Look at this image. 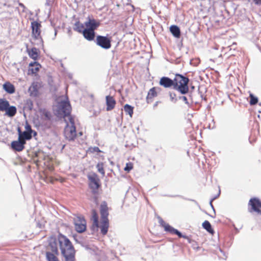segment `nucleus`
Returning <instances> with one entry per match:
<instances>
[{
	"label": "nucleus",
	"mask_w": 261,
	"mask_h": 261,
	"mask_svg": "<svg viewBox=\"0 0 261 261\" xmlns=\"http://www.w3.org/2000/svg\"><path fill=\"white\" fill-rule=\"evenodd\" d=\"M48 168L50 170H53V166L48 167Z\"/></svg>",
	"instance_id": "nucleus-39"
},
{
	"label": "nucleus",
	"mask_w": 261,
	"mask_h": 261,
	"mask_svg": "<svg viewBox=\"0 0 261 261\" xmlns=\"http://www.w3.org/2000/svg\"><path fill=\"white\" fill-rule=\"evenodd\" d=\"M32 135L30 134L29 132H27L24 131L18 136V138H21V140L23 141H25L26 140H29L32 138Z\"/></svg>",
	"instance_id": "nucleus-29"
},
{
	"label": "nucleus",
	"mask_w": 261,
	"mask_h": 261,
	"mask_svg": "<svg viewBox=\"0 0 261 261\" xmlns=\"http://www.w3.org/2000/svg\"><path fill=\"white\" fill-rule=\"evenodd\" d=\"M41 65L37 62H31L29 65L28 72L32 74H36L41 68Z\"/></svg>",
	"instance_id": "nucleus-19"
},
{
	"label": "nucleus",
	"mask_w": 261,
	"mask_h": 261,
	"mask_svg": "<svg viewBox=\"0 0 261 261\" xmlns=\"http://www.w3.org/2000/svg\"><path fill=\"white\" fill-rule=\"evenodd\" d=\"M0 112H5L9 117H14L17 113L15 106H10L9 101L5 98H0Z\"/></svg>",
	"instance_id": "nucleus-5"
},
{
	"label": "nucleus",
	"mask_w": 261,
	"mask_h": 261,
	"mask_svg": "<svg viewBox=\"0 0 261 261\" xmlns=\"http://www.w3.org/2000/svg\"><path fill=\"white\" fill-rule=\"evenodd\" d=\"M84 38L88 41H92L95 38V32L90 29H86L82 33Z\"/></svg>",
	"instance_id": "nucleus-22"
},
{
	"label": "nucleus",
	"mask_w": 261,
	"mask_h": 261,
	"mask_svg": "<svg viewBox=\"0 0 261 261\" xmlns=\"http://www.w3.org/2000/svg\"><path fill=\"white\" fill-rule=\"evenodd\" d=\"M27 51L29 57L34 60L36 61L39 59L40 51L38 48L36 47H33L31 49L27 48Z\"/></svg>",
	"instance_id": "nucleus-21"
},
{
	"label": "nucleus",
	"mask_w": 261,
	"mask_h": 261,
	"mask_svg": "<svg viewBox=\"0 0 261 261\" xmlns=\"http://www.w3.org/2000/svg\"><path fill=\"white\" fill-rule=\"evenodd\" d=\"M80 136H82L83 135V133L82 132L79 133L78 134Z\"/></svg>",
	"instance_id": "nucleus-40"
},
{
	"label": "nucleus",
	"mask_w": 261,
	"mask_h": 261,
	"mask_svg": "<svg viewBox=\"0 0 261 261\" xmlns=\"http://www.w3.org/2000/svg\"><path fill=\"white\" fill-rule=\"evenodd\" d=\"M26 144L25 141L21 140L18 138L17 141H13L11 142V146L12 149L16 151H21L24 149V145Z\"/></svg>",
	"instance_id": "nucleus-13"
},
{
	"label": "nucleus",
	"mask_w": 261,
	"mask_h": 261,
	"mask_svg": "<svg viewBox=\"0 0 261 261\" xmlns=\"http://www.w3.org/2000/svg\"><path fill=\"white\" fill-rule=\"evenodd\" d=\"M159 84L165 88H169L171 86L173 87L174 81L173 80L168 77L164 76L161 78Z\"/></svg>",
	"instance_id": "nucleus-20"
},
{
	"label": "nucleus",
	"mask_w": 261,
	"mask_h": 261,
	"mask_svg": "<svg viewBox=\"0 0 261 261\" xmlns=\"http://www.w3.org/2000/svg\"><path fill=\"white\" fill-rule=\"evenodd\" d=\"M46 155L42 151L39 150L35 153L33 158V162L36 165L38 168L41 165L42 162L45 160Z\"/></svg>",
	"instance_id": "nucleus-14"
},
{
	"label": "nucleus",
	"mask_w": 261,
	"mask_h": 261,
	"mask_svg": "<svg viewBox=\"0 0 261 261\" xmlns=\"http://www.w3.org/2000/svg\"><path fill=\"white\" fill-rule=\"evenodd\" d=\"M89 186L94 194L98 193V190L101 186L100 180L95 173H92L88 175Z\"/></svg>",
	"instance_id": "nucleus-6"
},
{
	"label": "nucleus",
	"mask_w": 261,
	"mask_h": 261,
	"mask_svg": "<svg viewBox=\"0 0 261 261\" xmlns=\"http://www.w3.org/2000/svg\"><path fill=\"white\" fill-rule=\"evenodd\" d=\"M106 110L107 111L113 110L116 105V101L114 96L110 95L106 96Z\"/></svg>",
	"instance_id": "nucleus-15"
},
{
	"label": "nucleus",
	"mask_w": 261,
	"mask_h": 261,
	"mask_svg": "<svg viewBox=\"0 0 261 261\" xmlns=\"http://www.w3.org/2000/svg\"><path fill=\"white\" fill-rule=\"evenodd\" d=\"M74 224L77 232L82 233L86 230V222L83 217H75L74 218Z\"/></svg>",
	"instance_id": "nucleus-10"
},
{
	"label": "nucleus",
	"mask_w": 261,
	"mask_h": 261,
	"mask_svg": "<svg viewBox=\"0 0 261 261\" xmlns=\"http://www.w3.org/2000/svg\"><path fill=\"white\" fill-rule=\"evenodd\" d=\"M38 83H33L29 88L31 96H36L38 94Z\"/></svg>",
	"instance_id": "nucleus-27"
},
{
	"label": "nucleus",
	"mask_w": 261,
	"mask_h": 261,
	"mask_svg": "<svg viewBox=\"0 0 261 261\" xmlns=\"http://www.w3.org/2000/svg\"><path fill=\"white\" fill-rule=\"evenodd\" d=\"M133 168V164L131 162H129V163H126L124 170L125 171L129 172Z\"/></svg>",
	"instance_id": "nucleus-32"
},
{
	"label": "nucleus",
	"mask_w": 261,
	"mask_h": 261,
	"mask_svg": "<svg viewBox=\"0 0 261 261\" xmlns=\"http://www.w3.org/2000/svg\"><path fill=\"white\" fill-rule=\"evenodd\" d=\"M248 211L261 215V201L257 198H251L248 202Z\"/></svg>",
	"instance_id": "nucleus-7"
},
{
	"label": "nucleus",
	"mask_w": 261,
	"mask_h": 261,
	"mask_svg": "<svg viewBox=\"0 0 261 261\" xmlns=\"http://www.w3.org/2000/svg\"><path fill=\"white\" fill-rule=\"evenodd\" d=\"M58 240L61 253L65 257V261H75V251L70 240L62 234L58 236Z\"/></svg>",
	"instance_id": "nucleus-3"
},
{
	"label": "nucleus",
	"mask_w": 261,
	"mask_h": 261,
	"mask_svg": "<svg viewBox=\"0 0 261 261\" xmlns=\"http://www.w3.org/2000/svg\"><path fill=\"white\" fill-rule=\"evenodd\" d=\"M202 227L207 231L208 232L210 233H211V234H214V229L212 228V226H211V223H210V222L207 220H205L204 221L202 224Z\"/></svg>",
	"instance_id": "nucleus-26"
},
{
	"label": "nucleus",
	"mask_w": 261,
	"mask_h": 261,
	"mask_svg": "<svg viewBox=\"0 0 261 261\" xmlns=\"http://www.w3.org/2000/svg\"><path fill=\"white\" fill-rule=\"evenodd\" d=\"M159 89V88L154 87L149 90L146 98L148 103L152 102L153 98L158 96V90Z\"/></svg>",
	"instance_id": "nucleus-17"
},
{
	"label": "nucleus",
	"mask_w": 261,
	"mask_h": 261,
	"mask_svg": "<svg viewBox=\"0 0 261 261\" xmlns=\"http://www.w3.org/2000/svg\"><path fill=\"white\" fill-rule=\"evenodd\" d=\"M170 31L172 34L176 38H179L180 36V31L179 28L175 25H171L170 27Z\"/></svg>",
	"instance_id": "nucleus-24"
},
{
	"label": "nucleus",
	"mask_w": 261,
	"mask_h": 261,
	"mask_svg": "<svg viewBox=\"0 0 261 261\" xmlns=\"http://www.w3.org/2000/svg\"><path fill=\"white\" fill-rule=\"evenodd\" d=\"M26 105L28 106V108L31 110L33 107V101L31 99H28L26 102Z\"/></svg>",
	"instance_id": "nucleus-34"
},
{
	"label": "nucleus",
	"mask_w": 261,
	"mask_h": 261,
	"mask_svg": "<svg viewBox=\"0 0 261 261\" xmlns=\"http://www.w3.org/2000/svg\"><path fill=\"white\" fill-rule=\"evenodd\" d=\"M181 99L183 100L184 101H185L186 103H188V99L186 96H182L181 97Z\"/></svg>",
	"instance_id": "nucleus-37"
},
{
	"label": "nucleus",
	"mask_w": 261,
	"mask_h": 261,
	"mask_svg": "<svg viewBox=\"0 0 261 261\" xmlns=\"http://www.w3.org/2000/svg\"><path fill=\"white\" fill-rule=\"evenodd\" d=\"M96 44L104 49H109L111 47V38L98 35L96 37Z\"/></svg>",
	"instance_id": "nucleus-11"
},
{
	"label": "nucleus",
	"mask_w": 261,
	"mask_h": 261,
	"mask_svg": "<svg viewBox=\"0 0 261 261\" xmlns=\"http://www.w3.org/2000/svg\"><path fill=\"white\" fill-rule=\"evenodd\" d=\"M17 132H18V136H19L20 135H21V134H22V133L20 128L19 127L17 128Z\"/></svg>",
	"instance_id": "nucleus-38"
},
{
	"label": "nucleus",
	"mask_w": 261,
	"mask_h": 261,
	"mask_svg": "<svg viewBox=\"0 0 261 261\" xmlns=\"http://www.w3.org/2000/svg\"><path fill=\"white\" fill-rule=\"evenodd\" d=\"M159 222L160 225L164 228V230L171 234H177L179 238H187V236H183L182 234L177 229H174L169 224L165 222L163 219L160 217L159 218Z\"/></svg>",
	"instance_id": "nucleus-9"
},
{
	"label": "nucleus",
	"mask_w": 261,
	"mask_h": 261,
	"mask_svg": "<svg viewBox=\"0 0 261 261\" xmlns=\"http://www.w3.org/2000/svg\"><path fill=\"white\" fill-rule=\"evenodd\" d=\"M41 24L37 21H34L31 22L32 36L35 39H41Z\"/></svg>",
	"instance_id": "nucleus-12"
},
{
	"label": "nucleus",
	"mask_w": 261,
	"mask_h": 261,
	"mask_svg": "<svg viewBox=\"0 0 261 261\" xmlns=\"http://www.w3.org/2000/svg\"><path fill=\"white\" fill-rule=\"evenodd\" d=\"M251 1L255 5H261V0H251Z\"/></svg>",
	"instance_id": "nucleus-36"
},
{
	"label": "nucleus",
	"mask_w": 261,
	"mask_h": 261,
	"mask_svg": "<svg viewBox=\"0 0 261 261\" xmlns=\"http://www.w3.org/2000/svg\"><path fill=\"white\" fill-rule=\"evenodd\" d=\"M85 24H83L80 21H77L74 24V30L79 33H83L84 31L86 29L85 28Z\"/></svg>",
	"instance_id": "nucleus-25"
},
{
	"label": "nucleus",
	"mask_w": 261,
	"mask_h": 261,
	"mask_svg": "<svg viewBox=\"0 0 261 261\" xmlns=\"http://www.w3.org/2000/svg\"><path fill=\"white\" fill-rule=\"evenodd\" d=\"M100 214L101 219L100 222H99L98 216L96 210L92 211L91 220L93 223L91 229L93 233L98 232L100 228L101 233L105 236L107 233L109 227V207L106 201L102 202L100 204Z\"/></svg>",
	"instance_id": "nucleus-1"
},
{
	"label": "nucleus",
	"mask_w": 261,
	"mask_h": 261,
	"mask_svg": "<svg viewBox=\"0 0 261 261\" xmlns=\"http://www.w3.org/2000/svg\"><path fill=\"white\" fill-rule=\"evenodd\" d=\"M124 110L125 112L128 114L130 117H132L133 113H134V107L128 105L126 104L124 106Z\"/></svg>",
	"instance_id": "nucleus-28"
},
{
	"label": "nucleus",
	"mask_w": 261,
	"mask_h": 261,
	"mask_svg": "<svg viewBox=\"0 0 261 261\" xmlns=\"http://www.w3.org/2000/svg\"><path fill=\"white\" fill-rule=\"evenodd\" d=\"M58 254V248L55 247L52 252L47 251L46 252V257L47 261H60L57 257Z\"/></svg>",
	"instance_id": "nucleus-16"
},
{
	"label": "nucleus",
	"mask_w": 261,
	"mask_h": 261,
	"mask_svg": "<svg viewBox=\"0 0 261 261\" xmlns=\"http://www.w3.org/2000/svg\"><path fill=\"white\" fill-rule=\"evenodd\" d=\"M3 89L9 94L14 93L15 91L14 86L9 82H6L3 85Z\"/></svg>",
	"instance_id": "nucleus-23"
},
{
	"label": "nucleus",
	"mask_w": 261,
	"mask_h": 261,
	"mask_svg": "<svg viewBox=\"0 0 261 261\" xmlns=\"http://www.w3.org/2000/svg\"><path fill=\"white\" fill-rule=\"evenodd\" d=\"M249 103L250 105H256L258 102V98L257 97L254 96L252 93H250L249 94Z\"/></svg>",
	"instance_id": "nucleus-30"
},
{
	"label": "nucleus",
	"mask_w": 261,
	"mask_h": 261,
	"mask_svg": "<svg viewBox=\"0 0 261 261\" xmlns=\"http://www.w3.org/2000/svg\"><path fill=\"white\" fill-rule=\"evenodd\" d=\"M43 164H44V165H46L45 162H44Z\"/></svg>",
	"instance_id": "nucleus-41"
},
{
	"label": "nucleus",
	"mask_w": 261,
	"mask_h": 261,
	"mask_svg": "<svg viewBox=\"0 0 261 261\" xmlns=\"http://www.w3.org/2000/svg\"><path fill=\"white\" fill-rule=\"evenodd\" d=\"M25 131L27 132H29L30 133V134L32 135V133L33 132V130L32 129L31 126L27 122H26L25 124Z\"/></svg>",
	"instance_id": "nucleus-33"
},
{
	"label": "nucleus",
	"mask_w": 261,
	"mask_h": 261,
	"mask_svg": "<svg viewBox=\"0 0 261 261\" xmlns=\"http://www.w3.org/2000/svg\"><path fill=\"white\" fill-rule=\"evenodd\" d=\"M60 107L62 112V115L64 118L67 117L71 123V125L67 124L65 127V137L68 141H73L77 136V134L74 119L70 115L71 110V106L69 101H63L61 102Z\"/></svg>",
	"instance_id": "nucleus-2"
},
{
	"label": "nucleus",
	"mask_w": 261,
	"mask_h": 261,
	"mask_svg": "<svg viewBox=\"0 0 261 261\" xmlns=\"http://www.w3.org/2000/svg\"><path fill=\"white\" fill-rule=\"evenodd\" d=\"M96 167L97 170L99 173H100L102 176H105V171L103 168V163H98L97 164Z\"/></svg>",
	"instance_id": "nucleus-31"
},
{
	"label": "nucleus",
	"mask_w": 261,
	"mask_h": 261,
	"mask_svg": "<svg viewBox=\"0 0 261 261\" xmlns=\"http://www.w3.org/2000/svg\"><path fill=\"white\" fill-rule=\"evenodd\" d=\"M89 149L91 152H101V151L100 150L99 148L98 147H92V148H90Z\"/></svg>",
	"instance_id": "nucleus-35"
},
{
	"label": "nucleus",
	"mask_w": 261,
	"mask_h": 261,
	"mask_svg": "<svg viewBox=\"0 0 261 261\" xmlns=\"http://www.w3.org/2000/svg\"><path fill=\"white\" fill-rule=\"evenodd\" d=\"M173 88L182 94L188 93L189 79L180 74H176L173 79Z\"/></svg>",
	"instance_id": "nucleus-4"
},
{
	"label": "nucleus",
	"mask_w": 261,
	"mask_h": 261,
	"mask_svg": "<svg viewBox=\"0 0 261 261\" xmlns=\"http://www.w3.org/2000/svg\"><path fill=\"white\" fill-rule=\"evenodd\" d=\"M39 112L40 114L42 124L45 126L46 128H50L51 125L50 121L51 114L50 112L45 109H41L39 110Z\"/></svg>",
	"instance_id": "nucleus-8"
},
{
	"label": "nucleus",
	"mask_w": 261,
	"mask_h": 261,
	"mask_svg": "<svg viewBox=\"0 0 261 261\" xmlns=\"http://www.w3.org/2000/svg\"><path fill=\"white\" fill-rule=\"evenodd\" d=\"M85 25L86 29L94 31L100 25V22L95 19L89 18L88 20L85 22Z\"/></svg>",
	"instance_id": "nucleus-18"
}]
</instances>
